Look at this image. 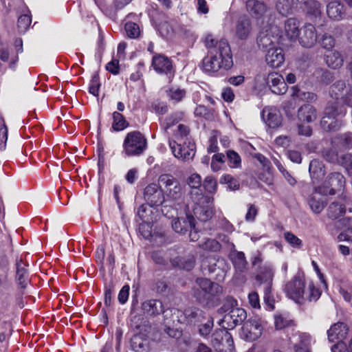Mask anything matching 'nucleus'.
<instances>
[{
    "instance_id": "nucleus-26",
    "label": "nucleus",
    "mask_w": 352,
    "mask_h": 352,
    "mask_svg": "<svg viewBox=\"0 0 352 352\" xmlns=\"http://www.w3.org/2000/svg\"><path fill=\"white\" fill-rule=\"evenodd\" d=\"M247 10L254 17L261 18L267 11V6L258 0H248L247 2Z\"/></svg>"
},
{
    "instance_id": "nucleus-22",
    "label": "nucleus",
    "mask_w": 352,
    "mask_h": 352,
    "mask_svg": "<svg viewBox=\"0 0 352 352\" xmlns=\"http://www.w3.org/2000/svg\"><path fill=\"white\" fill-rule=\"evenodd\" d=\"M265 60L272 67H280L285 60L283 51L281 48H270L267 50Z\"/></svg>"
},
{
    "instance_id": "nucleus-2",
    "label": "nucleus",
    "mask_w": 352,
    "mask_h": 352,
    "mask_svg": "<svg viewBox=\"0 0 352 352\" xmlns=\"http://www.w3.org/2000/svg\"><path fill=\"white\" fill-rule=\"evenodd\" d=\"M205 45L210 49L212 54L217 57L223 69L228 70L233 65L230 47L225 39L217 41L212 34H208L204 39Z\"/></svg>"
},
{
    "instance_id": "nucleus-55",
    "label": "nucleus",
    "mask_w": 352,
    "mask_h": 352,
    "mask_svg": "<svg viewBox=\"0 0 352 352\" xmlns=\"http://www.w3.org/2000/svg\"><path fill=\"white\" fill-rule=\"evenodd\" d=\"M284 238L293 248H300L302 246V241L291 232L284 233Z\"/></svg>"
},
{
    "instance_id": "nucleus-47",
    "label": "nucleus",
    "mask_w": 352,
    "mask_h": 352,
    "mask_svg": "<svg viewBox=\"0 0 352 352\" xmlns=\"http://www.w3.org/2000/svg\"><path fill=\"white\" fill-rule=\"evenodd\" d=\"M199 246L204 250L210 252H218L221 250V244L215 239H207L203 243H200Z\"/></svg>"
},
{
    "instance_id": "nucleus-11",
    "label": "nucleus",
    "mask_w": 352,
    "mask_h": 352,
    "mask_svg": "<svg viewBox=\"0 0 352 352\" xmlns=\"http://www.w3.org/2000/svg\"><path fill=\"white\" fill-rule=\"evenodd\" d=\"M318 40L317 31L314 25L306 23L300 28V33L297 38L299 44L304 48L315 46Z\"/></svg>"
},
{
    "instance_id": "nucleus-53",
    "label": "nucleus",
    "mask_w": 352,
    "mask_h": 352,
    "mask_svg": "<svg viewBox=\"0 0 352 352\" xmlns=\"http://www.w3.org/2000/svg\"><path fill=\"white\" fill-rule=\"evenodd\" d=\"M220 183L228 184L229 188L233 190L239 188V183L237 179L229 174L222 175L220 178Z\"/></svg>"
},
{
    "instance_id": "nucleus-5",
    "label": "nucleus",
    "mask_w": 352,
    "mask_h": 352,
    "mask_svg": "<svg viewBox=\"0 0 352 352\" xmlns=\"http://www.w3.org/2000/svg\"><path fill=\"white\" fill-rule=\"evenodd\" d=\"M196 286L193 289L194 296L199 302L211 300L222 293V287L218 283L207 278H199L196 280Z\"/></svg>"
},
{
    "instance_id": "nucleus-59",
    "label": "nucleus",
    "mask_w": 352,
    "mask_h": 352,
    "mask_svg": "<svg viewBox=\"0 0 352 352\" xmlns=\"http://www.w3.org/2000/svg\"><path fill=\"white\" fill-rule=\"evenodd\" d=\"M158 30L161 36L166 38H170L174 32L172 26L167 21L162 22L159 25Z\"/></svg>"
},
{
    "instance_id": "nucleus-31",
    "label": "nucleus",
    "mask_w": 352,
    "mask_h": 352,
    "mask_svg": "<svg viewBox=\"0 0 352 352\" xmlns=\"http://www.w3.org/2000/svg\"><path fill=\"white\" fill-rule=\"evenodd\" d=\"M184 315L188 322L190 323H202L208 316L203 311L196 308H188L185 309Z\"/></svg>"
},
{
    "instance_id": "nucleus-37",
    "label": "nucleus",
    "mask_w": 352,
    "mask_h": 352,
    "mask_svg": "<svg viewBox=\"0 0 352 352\" xmlns=\"http://www.w3.org/2000/svg\"><path fill=\"white\" fill-rule=\"evenodd\" d=\"M251 32V24L249 19L240 20L236 27V36L240 39H246Z\"/></svg>"
},
{
    "instance_id": "nucleus-1",
    "label": "nucleus",
    "mask_w": 352,
    "mask_h": 352,
    "mask_svg": "<svg viewBox=\"0 0 352 352\" xmlns=\"http://www.w3.org/2000/svg\"><path fill=\"white\" fill-rule=\"evenodd\" d=\"M284 291L289 298L298 304H303L306 301L315 302L321 295V292L313 282L306 283L301 273H298L285 285Z\"/></svg>"
},
{
    "instance_id": "nucleus-48",
    "label": "nucleus",
    "mask_w": 352,
    "mask_h": 352,
    "mask_svg": "<svg viewBox=\"0 0 352 352\" xmlns=\"http://www.w3.org/2000/svg\"><path fill=\"white\" fill-rule=\"evenodd\" d=\"M188 127L184 124H179L177 126V129L175 133V137L176 138L175 141L177 142H182L184 141H190L188 138Z\"/></svg>"
},
{
    "instance_id": "nucleus-43",
    "label": "nucleus",
    "mask_w": 352,
    "mask_h": 352,
    "mask_svg": "<svg viewBox=\"0 0 352 352\" xmlns=\"http://www.w3.org/2000/svg\"><path fill=\"white\" fill-rule=\"evenodd\" d=\"M32 23L31 14L26 13L21 14L17 21V28L19 33L24 34L29 28Z\"/></svg>"
},
{
    "instance_id": "nucleus-3",
    "label": "nucleus",
    "mask_w": 352,
    "mask_h": 352,
    "mask_svg": "<svg viewBox=\"0 0 352 352\" xmlns=\"http://www.w3.org/2000/svg\"><path fill=\"white\" fill-rule=\"evenodd\" d=\"M159 185L164 197L168 200L177 201L183 199L184 191L179 181L170 174H162L158 179Z\"/></svg>"
},
{
    "instance_id": "nucleus-27",
    "label": "nucleus",
    "mask_w": 352,
    "mask_h": 352,
    "mask_svg": "<svg viewBox=\"0 0 352 352\" xmlns=\"http://www.w3.org/2000/svg\"><path fill=\"white\" fill-rule=\"evenodd\" d=\"M16 280L20 289H25L30 281L25 265L21 261L16 263Z\"/></svg>"
},
{
    "instance_id": "nucleus-38",
    "label": "nucleus",
    "mask_w": 352,
    "mask_h": 352,
    "mask_svg": "<svg viewBox=\"0 0 352 352\" xmlns=\"http://www.w3.org/2000/svg\"><path fill=\"white\" fill-rule=\"evenodd\" d=\"M308 203L312 212L315 214H320L326 206V203L323 199L317 197L315 194H312L310 196Z\"/></svg>"
},
{
    "instance_id": "nucleus-23",
    "label": "nucleus",
    "mask_w": 352,
    "mask_h": 352,
    "mask_svg": "<svg viewBox=\"0 0 352 352\" xmlns=\"http://www.w3.org/2000/svg\"><path fill=\"white\" fill-rule=\"evenodd\" d=\"M208 55L203 59V69L209 74H214L223 69V65L218 62L217 57L212 54L210 49H208Z\"/></svg>"
},
{
    "instance_id": "nucleus-49",
    "label": "nucleus",
    "mask_w": 352,
    "mask_h": 352,
    "mask_svg": "<svg viewBox=\"0 0 352 352\" xmlns=\"http://www.w3.org/2000/svg\"><path fill=\"white\" fill-rule=\"evenodd\" d=\"M124 29L128 37L136 38L140 36V30L139 25L133 22H127L124 25Z\"/></svg>"
},
{
    "instance_id": "nucleus-28",
    "label": "nucleus",
    "mask_w": 352,
    "mask_h": 352,
    "mask_svg": "<svg viewBox=\"0 0 352 352\" xmlns=\"http://www.w3.org/2000/svg\"><path fill=\"white\" fill-rule=\"evenodd\" d=\"M325 61L328 67L336 69L343 65L344 59L338 51L330 50L325 54Z\"/></svg>"
},
{
    "instance_id": "nucleus-6",
    "label": "nucleus",
    "mask_w": 352,
    "mask_h": 352,
    "mask_svg": "<svg viewBox=\"0 0 352 352\" xmlns=\"http://www.w3.org/2000/svg\"><path fill=\"white\" fill-rule=\"evenodd\" d=\"M122 146L125 157L140 155L146 149V140L140 131H132L126 134Z\"/></svg>"
},
{
    "instance_id": "nucleus-32",
    "label": "nucleus",
    "mask_w": 352,
    "mask_h": 352,
    "mask_svg": "<svg viewBox=\"0 0 352 352\" xmlns=\"http://www.w3.org/2000/svg\"><path fill=\"white\" fill-rule=\"evenodd\" d=\"M303 5L302 9L310 15L318 16L321 14V4L316 0H298Z\"/></svg>"
},
{
    "instance_id": "nucleus-62",
    "label": "nucleus",
    "mask_w": 352,
    "mask_h": 352,
    "mask_svg": "<svg viewBox=\"0 0 352 352\" xmlns=\"http://www.w3.org/2000/svg\"><path fill=\"white\" fill-rule=\"evenodd\" d=\"M294 89L296 90V91H294L293 95H296V96L300 98L302 100L313 102L315 101L317 98V96L314 93L309 91H300V90L297 89V88L296 89L295 87H294Z\"/></svg>"
},
{
    "instance_id": "nucleus-9",
    "label": "nucleus",
    "mask_w": 352,
    "mask_h": 352,
    "mask_svg": "<svg viewBox=\"0 0 352 352\" xmlns=\"http://www.w3.org/2000/svg\"><path fill=\"white\" fill-rule=\"evenodd\" d=\"M197 204L193 209L194 214L201 221H206L212 218L214 211L212 207L213 198L208 196H201L199 200L192 199Z\"/></svg>"
},
{
    "instance_id": "nucleus-44",
    "label": "nucleus",
    "mask_w": 352,
    "mask_h": 352,
    "mask_svg": "<svg viewBox=\"0 0 352 352\" xmlns=\"http://www.w3.org/2000/svg\"><path fill=\"white\" fill-rule=\"evenodd\" d=\"M214 326L213 318L208 316L205 321L199 325V333L203 337L208 336Z\"/></svg>"
},
{
    "instance_id": "nucleus-29",
    "label": "nucleus",
    "mask_w": 352,
    "mask_h": 352,
    "mask_svg": "<svg viewBox=\"0 0 352 352\" xmlns=\"http://www.w3.org/2000/svg\"><path fill=\"white\" fill-rule=\"evenodd\" d=\"M173 266L178 267L186 270H192L195 264L194 255L189 254L185 256H177L170 260Z\"/></svg>"
},
{
    "instance_id": "nucleus-42",
    "label": "nucleus",
    "mask_w": 352,
    "mask_h": 352,
    "mask_svg": "<svg viewBox=\"0 0 352 352\" xmlns=\"http://www.w3.org/2000/svg\"><path fill=\"white\" fill-rule=\"evenodd\" d=\"M186 91L184 89L173 87L167 91V96L173 102H179L186 96Z\"/></svg>"
},
{
    "instance_id": "nucleus-30",
    "label": "nucleus",
    "mask_w": 352,
    "mask_h": 352,
    "mask_svg": "<svg viewBox=\"0 0 352 352\" xmlns=\"http://www.w3.org/2000/svg\"><path fill=\"white\" fill-rule=\"evenodd\" d=\"M187 183L191 188L195 190V192L193 191L190 192L191 198L199 200V197L204 196L199 189L201 186V176L197 173H193L188 178Z\"/></svg>"
},
{
    "instance_id": "nucleus-21",
    "label": "nucleus",
    "mask_w": 352,
    "mask_h": 352,
    "mask_svg": "<svg viewBox=\"0 0 352 352\" xmlns=\"http://www.w3.org/2000/svg\"><path fill=\"white\" fill-rule=\"evenodd\" d=\"M300 22L295 18H289L285 22V34L292 41H297L300 33Z\"/></svg>"
},
{
    "instance_id": "nucleus-20",
    "label": "nucleus",
    "mask_w": 352,
    "mask_h": 352,
    "mask_svg": "<svg viewBox=\"0 0 352 352\" xmlns=\"http://www.w3.org/2000/svg\"><path fill=\"white\" fill-rule=\"evenodd\" d=\"M327 13L328 16L334 21L343 19L346 14L344 6L340 1H331L327 6Z\"/></svg>"
},
{
    "instance_id": "nucleus-58",
    "label": "nucleus",
    "mask_w": 352,
    "mask_h": 352,
    "mask_svg": "<svg viewBox=\"0 0 352 352\" xmlns=\"http://www.w3.org/2000/svg\"><path fill=\"white\" fill-rule=\"evenodd\" d=\"M338 163L342 165L349 173H352V154L346 153L339 157Z\"/></svg>"
},
{
    "instance_id": "nucleus-4",
    "label": "nucleus",
    "mask_w": 352,
    "mask_h": 352,
    "mask_svg": "<svg viewBox=\"0 0 352 352\" xmlns=\"http://www.w3.org/2000/svg\"><path fill=\"white\" fill-rule=\"evenodd\" d=\"M346 113L345 107L338 102L327 106L320 121L322 127L326 131L336 130L342 125L338 118L344 116Z\"/></svg>"
},
{
    "instance_id": "nucleus-63",
    "label": "nucleus",
    "mask_w": 352,
    "mask_h": 352,
    "mask_svg": "<svg viewBox=\"0 0 352 352\" xmlns=\"http://www.w3.org/2000/svg\"><path fill=\"white\" fill-rule=\"evenodd\" d=\"M227 157L230 163V166L233 168H238L241 164V157L239 155L234 151H228L227 152Z\"/></svg>"
},
{
    "instance_id": "nucleus-19",
    "label": "nucleus",
    "mask_w": 352,
    "mask_h": 352,
    "mask_svg": "<svg viewBox=\"0 0 352 352\" xmlns=\"http://www.w3.org/2000/svg\"><path fill=\"white\" fill-rule=\"evenodd\" d=\"M309 173L313 184L318 183L325 174V167L322 161L314 159L309 166Z\"/></svg>"
},
{
    "instance_id": "nucleus-24",
    "label": "nucleus",
    "mask_w": 352,
    "mask_h": 352,
    "mask_svg": "<svg viewBox=\"0 0 352 352\" xmlns=\"http://www.w3.org/2000/svg\"><path fill=\"white\" fill-rule=\"evenodd\" d=\"M298 118L300 122H312L317 118V111L309 104H304L298 110Z\"/></svg>"
},
{
    "instance_id": "nucleus-8",
    "label": "nucleus",
    "mask_w": 352,
    "mask_h": 352,
    "mask_svg": "<svg viewBox=\"0 0 352 352\" xmlns=\"http://www.w3.org/2000/svg\"><path fill=\"white\" fill-rule=\"evenodd\" d=\"M169 146L174 156L182 161H190L195 155V144L191 141L182 142L169 141Z\"/></svg>"
},
{
    "instance_id": "nucleus-12",
    "label": "nucleus",
    "mask_w": 352,
    "mask_h": 352,
    "mask_svg": "<svg viewBox=\"0 0 352 352\" xmlns=\"http://www.w3.org/2000/svg\"><path fill=\"white\" fill-rule=\"evenodd\" d=\"M152 66L157 73L165 74L169 79L174 76L175 70L172 61L167 56L162 54L154 55L152 58Z\"/></svg>"
},
{
    "instance_id": "nucleus-34",
    "label": "nucleus",
    "mask_w": 352,
    "mask_h": 352,
    "mask_svg": "<svg viewBox=\"0 0 352 352\" xmlns=\"http://www.w3.org/2000/svg\"><path fill=\"white\" fill-rule=\"evenodd\" d=\"M226 263L224 259H216L214 257L208 258L203 261L202 267L206 269L208 267L210 273H214L217 270L223 272V266Z\"/></svg>"
},
{
    "instance_id": "nucleus-13",
    "label": "nucleus",
    "mask_w": 352,
    "mask_h": 352,
    "mask_svg": "<svg viewBox=\"0 0 352 352\" xmlns=\"http://www.w3.org/2000/svg\"><path fill=\"white\" fill-rule=\"evenodd\" d=\"M144 199L150 206H158L164 201V196L160 185L151 183L146 186L144 190Z\"/></svg>"
},
{
    "instance_id": "nucleus-41",
    "label": "nucleus",
    "mask_w": 352,
    "mask_h": 352,
    "mask_svg": "<svg viewBox=\"0 0 352 352\" xmlns=\"http://www.w3.org/2000/svg\"><path fill=\"white\" fill-rule=\"evenodd\" d=\"M113 116L112 129L116 131H122L129 126L124 116L118 111H114Z\"/></svg>"
},
{
    "instance_id": "nucleus-16",
    "label": "nucleus",
    "mask_w": 352,
    "mask_h": 352,
    "mask_svg": "<svg viewBox=\"0 0 352 352\" xmlns=\"http://www.w3.org/2000/svg\"><path fill=\"white\" fill-rule=\"evenodd\" d=\"M348 334V327L343 322H338L331 327L327 331L328 339L330 342H342Z\"/></svg>"
},
{
    "instance_id": "nucleus-56",
    "label": "nucleus",
    "mask_w": 352,
    "mask_h": 352,
    "mask_svg": "<svg viewBox=\"0 0 352 352\" xmlns=\"http://www.w3.org/2000/svg\"><path fill=\"white\" fill-rule=\"evenodd\" d=\"M238 302L236 299L232 296H228L225 300L223 306L219 309L221 313L228 312L234 308L238 307Z\"/></svg>"
},
{
    "instance_id": "nucleus-7",
    "label": "nucleus",
    "mask_w": 352,
    "mask_h": 352,
    "mask_svg": "<svg viewBox=\"0 0 352 352\" xmlns=\"http://www.w3.org/2000/svg\"><path fill=\"white\" fill-rule=\"evenodd\" d=\"M345 185L344 176L338 172H333L327 175L322 184L314 188V192L323 195H334L342 191Z\"/></svg>"
},
{
    "instance_id": "nucleus-10",
    "label": "nucleus",
    "mask_w": 352,
    "mask_h": 352,
    "mask_svg": "<svg viewBox=\"0 0 352 352\" xmlns=\"http://www.w3.org/2000/svg\"><path fill=\"white\" fill-rule=\"evenodd\" d=\"M263 330V327L259 319L250 318L243 324L241 336L247 341H254L260 338Z\"/></svg>"
},
{
    "instance_id": "nucleus-61",
    "label": "nucleus",
    "mask_w": 352,
    "mask_h": 352,
    "mask_svg": "<svg viewBox=\"0 0 352 352\" xmlns=\"http://www.w3.org/2000/svg\"><path fill=\"white\" fill-rule=\"evenodd\" d=\"M321 46L326 49L327 50L330 51L335 45V39L334 38L329 35L327 34H324L322 35L321 40L320 41Z\"/></svg>"
},
{
    "instance_id": "nucleus-39",
    "label": "nucleus",
    "mask_w": 352,
    "mask_h": 352,
    "mask_svg": "<svg viewBox=\"0 0 352 352\" xmlns=\"http://www.w3.org/2000/svg\"><path fill=\"white\" fill-rule=\"evenodd\" d=\"M231 259L234 267L240 272H243L248 265L245 256L242 252H236L231 254Z\"/></svg>"
},
{
    "instance_id": "nucleus-52",
    "label": "nucleus",
    "mask_w": 352,
    "mask_h": 352,
    "mask_svg": "<svg viewBox=\"0 0 352 352\" xmlns=\"http://www.w3.org/2000/svg\"><path fill=\"white\" fill-rule=\"evenodd\" d=\"M147 221H143L139 226V231L140 234L146 239H151L154 234H153L152 225Z\"/></svg>"
},
{
    "instance_id": "nucleus-25",
    "label": "nucleus",
    "mask_w": 352,
    "mask_h": 352,
    "mask_svg": "<svg viewBox=\"0 0 352 352\" xmlns=\"http://www.w3.org/2000/svg\"><path fill=\"white\" fill-rule=\"evenodd\" d=\"M194 218L192 216L188 215L185 219H175L173 220V229L178 233L185 234L189 228H195Z\"/></svg>"
},
{
    "instance_id": "nucleus-64",
    "label": "nucleus",
    "mask_w": 352,
    "mask_h": 352,
    "mask_svg": "<svg viewBox=\"0 0 352 352\" xmlns=\"http://www.w3.org/2000/svg\"><path fill=\"white\" fill-rule=\"evenodd\" d=\"M332 352H352V339L349 342V347L346 348V346L344 342H339L338 343L334 344L331 346Z\"/></svg>"
},
{
    "instance_id": "nucleus-60",
    "label": "nucleus",
    "mask_w": 352,
    "mask_h": 352,
    "mask_svg": "<svg viewBox=\"0 0 352 352\" xmlns=\"http://www.w3.org/2000/svg\"><path fill=\"white\" fill-rule=\"evenodd\" d=\"M203 186L208 192L214 193L217 187V181L213 177L208 176L204 181Z\"/></svg>"
},
{
    "instance_id": "nucleus-54",
    "label": "nucleus",
    "mask_w": 352,
    "mask_h": 352,
    "mask_svg": "<svg viewBox=\"0 0 352 352\" xmlns=\"http://www.w3.org/2000/svg\"><path fill=\"white\" fill-rule=\"evenodd\" d=\"M271 36L265 32H261L257 37V44L260 48L265 50L272 45Z\"/></svg>"
},
{
    "instance_id": "nucleus-17",
    "label": "nucleus",
    "mask_w": 352,
    "mask_h": 352,
    "mask_svg": "<svg viewBox=\"0 0 352 352\" xmlns=\"http://www.w3.org/2000/svg\"><path fill=\"white\" fill-rule=\"evenodd\" d=\"M142 309L144 314L148 316H155L164 312L162 302L156 299H150L143 302Z\"/></svg>"
},
{
    "instance_id": "nucleus-15",
    "label": "nucleus",
    "mask_w": 352,
    "mask_h": 352,
    "mask_svg": "<svg viewBox=\"0 0 352 352\" xmlns=\"http://www.w3.org/2000/svg\"><path fill=\"white\" fill-rule=\"evenodd\" d=\"M211 342L214 347L221 345L232 347L233 340L231 334L226 329H219L216 330L212 335Z\"/></svg>"
},
{
    "instance_id": "nucleus-35",
    "label": "nucleus",
    "mask_w": 352,
    "mask_h": 352,
    "mask_svg": "<svg viewBox=\"0 0 352 352\" xmlns=\"http://www.w3.org/2000/svg\"><path fill=\"white\" fill-rule=\"evenodd\" d=\"M345 212V206L337 201H333L330 204L327 210V216L331 219H337L342 217Z\"/></svg>"
},
{
    "instance_id": "nucleus-33",
    "label": "nucleus",
    "mask_w": 352,
    "mask_h": 352,
    "mask_svg": "<svg viewBox=\"0 0 352 352\" xmlns=\"http://www.w3.org/2000/svg\"><path fill=\"white\" fill-rule=\"evenodd\" d=\"M247 318V314L244 309L236 307L231 309L230 313L225 316V320H232L234 326L241 324Z\"/></svg>"
},
{
    "instance_id": "nucleus-51",
    "label": "nucleus",
    "mask_w": 352,
    "mask_h": 352,
    "mask_svg": "<svg viewBox=\"0 0 352 352\" xmlns=\"http://www.w3.org/2000/svg\"><path fill=\"white\" fill-rule=\"evenodd\" d=\"M346 87V82L343 80H337L330 87V95L332 98L337 99L340 94Z\"/></svg>"
},
{
    "instance_id": "nucleus-18",
    "label": "nucleus",
    "mask_w": 352,
    "mask_h": 352,
    "mask_svg": "<svg viewBox=\"0 0 352 352\" xmlns=\"http://www.w3.org/2000/svg\"><path fill=\"white\" fill-rule=\"evenodd\" d=\"M262 118L270 128H277L281 124V116L274 108L265 107L262 111Z\"/></svg>"
},
{
    "instance_id": "nucleus-50",
    "label": "nucleus",
    "mask_w": 352,
    "mask_h": 352,
    "mask_svg": "<svg viewBox=\"0 0 352 352\" xmlns=\"http://www.w3.org/2000/svg\"><path fill=\"white\" fill-rule=\"evenodd\" d=\"M274 324L277 329H283L293 324V320L284 315H276L274 317Z\"/></svg>"
},
{
    "instance_id": "nucleus-36",
    "label": "nucleus",
    "mask_w": 352,
    "mask_h": 352,
    "mask_svg": "<svg viewBox=\"0 0 352 352\" xmlns=\"http://www.w3.org/2000/svg\"><path fill=\"white\" fill-rule=\"evenodd\" d=\"M311 336L306 333L299 335V341L294 345L295 352H311Z\"/></svg>"
},
{
    "instance_id": "nucleus-46",
    "label": "nucleus",
    "mask_w": 352,
    "mask_h": 352,
    "mask_svg": "<svg viewBox=\"0 0 352 352\" xmlns=\"http://www.w3.org/2000/svg\"><path fill=\"white\" fill-rule=\"evenodd\" d=\"M339 293L344 300L352 306V285L346 283H342L339 287Z\"/></svg>"
},
{
    "instance_id": "nucleus-14",
    "label": "nucleus",
    "mask_w": 352,
    "mask_h": 352,
    "mask_svg": "<svg viewBox=\"0 0 352 352\" xmlns=\"http://www.w3.org/2000/svg\"><path fill=\"white\" fill-rule=\"evenodd\" d=\"M263 80L264 83L267 84L271 91L276 94H284L287 90V86L283 77L276 72L269 73L267 76L264 74Z\"/></svg>"
},
{
    "instance_id": "nucleus-40",
    "label": "nucleus",
    "mask_w": 352,
    "mask_h": 352,
    "mask_svg": "<svg viewBox=\"0 0 352 352\" xmlns=\"http://www.w3.org/2000/svg\"><path fill=\"white\" fill-rule=\"evenodd\" d=\"M274 270L270 266H264L256 275V279L261 284L272 283Z\"/></svg>"
},
{
    "instance_id": "nucleus-57",
    "label": "nucleus",
    "mask_w": 352,
    "mask_h": 352,
    "mask_svg": "<svg viewBox=\"0 0 352 352\" xmlns=\"http://www.w3.org/2000/svg\"><path fill=\"white\" fill-rule=\"evenodd\" d=\"M100 83L98 74H94L90 80L89 91L92 95L97 96L99 93Z\"/></svg>"
},
{
    "instance_id": "nucleus-45",
    "label": "nucleus",
    "mask_w": 352,
    "mask_h": 352,
    "mask_svg": "<svg viewBox=\"0 0 352 352\" xmlns=\"http://www.w3.org/2000/svg\"><path fill=\"white\" fill-rule=\"evenodd\" d=\"M12 328L10 322L0 319V342H3L12 334Z\"/></svg>"
}]
</instances>
